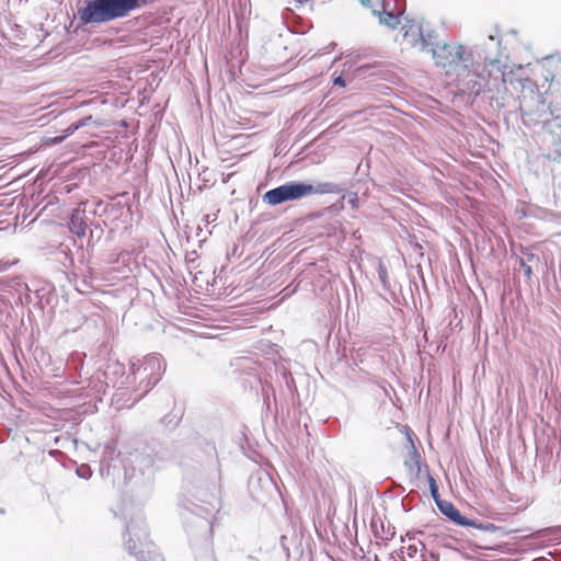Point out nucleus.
Segmentation results:
<instances>
[{"instance_id":"5","label":"nucleus","mask_w":561,"mask_h":561,"mask_svg":"<svg viewBox=\"0 0 561 561\" xmlns=\"http://www.w3.org/2000/svg\"><path fill=\"white\" fill-rule=\"evenodd\" d=\"M401 557L403 561H426L424 543L415 538L403 540Z\"/></svg>"},{"instance_id":"11","label":"nucleus","mask_w":561,"mask_h":561,"mask_svg":"<svg viewBox=\"0 0 561 561\" xmlns=\"http://www.w3.org/2000/svg\"><path fill=\"white\" fill-rule=\"evenodd\" d=\"M419 46H420L421 50H424L428 46L427 41L425 39V37L422 34L420 35Z\"/></svg>"},{"instance_id":"6","label":"nucleus","mask_w":561,"mask_h":561,"mask_svg":"<svg viewBox=\"0 0 561 561\" xmlns=\"http://www.w3.org/2000/svg\"><path fill=\"white\" fill-rule=\"evenodd\" d=\"M438 506H439V510L442 511V513L444 515H446L447 517H449V519L453 520L454 523H456L457 525L478 527L476 522L470 520V519L466 518L465 516H462L460 514L459 510L456 508L451 503L445 502V503L438 504Z\"/></svg>"},{"instance_id":"4","label":"nucleus","mask_w":561,"mask_h":561,"mask_svg":"<svg viewBox=\"0 0 561 561\" xmlns=\"http://www.w3.org/2000/svg\"><path fill=\"white\" fill-rule=\"evenodd\" d=\"M421 456L417 453L413 440L410 435H408L407 439V454L404 455L403 465L405 468V473L409 478L414 479L417 478L421 471Z\"/></svg>"},{"instance_id":"10","label":"nucleus","mask_w":561,"mask_h":561,"mask_svg":"<svg viewBox=\"0 0 561 561\" xmlns=\"http://www.w3.org/2000/svg\"><path fill=\"white\" fill-rule=\"evenodd\" d=\"M91 119V116L83 118L77 123L71 124L65 131L66 136H69L73 134L76 130H78L80 127L85 126L87 122Z\"/></svg>"},{"instance_id":"7","label":"nucleus","mask_w":561,"mask_h":561,"mask_svg":"<svg viewBox=\"0 0 561 561\" xmlns=\"http://www.w3.org/2000/svg\"><path fill=\"white\" fill-rule=\"evenodd\" d=\"M70 230L78 237H83L85 234V225L80 217L79 210H75L71 215Z\"/></svg>"},{"instance_id":"3","label":"nucleus","mask_w":561,"mask_h":561,"mask_svg":"<svg viewBox=\"0 0 561 561\" xmlns=\"http://www.w3.org/2000/svg\"><path fill=\"white\" fill-rule=\"evenodd\" d=\"M435 64L449 73L459 62L463 61L465 50L461 45L444 44L431 49Z\"/></svg>"},{"instance_id":"12","label":"nucleus","mask_w":561,"mask_h":561,"mask_svg":"<svg viewBox=\"0 0 561 561\" xmlns=\"http://www.w3.org/2000/svg\"><path fill=\"white\" fill-rule=\"evenodd\" d=\"M334 84L335 85H341V87H345V81L342 77H336L334 80H333Z\"/></svg>"},{"instance_id":"8","label":"nucleus","mask_w":561,"mask_h":561,"mask_svg":"<svg viewBox=\"0 0 561 561\" xmlns=\"http://www.w3.org/2000/svg\"><path fill=\"white\" fill-rule=\"evenodd\" d=\"M380 21L393 28L400 23V15L392 12H383L380 16Z\"/></svg>"},{"instance_id":"16","label":"nucleus","mask_w":561,"mask_h":561,"mask_svg":"<svg viewBox=\"0 0 561 561\" xmlns=\"http://www.w3.org/2000/svg\"><path fill=\"white\" fill-rule=\"evenodd\" d=\"M359 1H360L363 4H365V3H366V0H359Z\"/></svg>"},{"instance_id":"13","label":"nucleus","mask_w":561,"mask_h":561,"mask_svg":"<svg viewBox=\"0 0 561 561\" xmlns=\"http://www.w3.org/2000/svg\"><path fill=\"white\" fill-rule=\"evenodd\" d=\"M431 489H432V494L434 497H436L437 495V488H436V484H435V481L433 478H431Z\"/></svg>"},{"instance_id":"9","label":"nucleus","mask_w":561,"mask_h":561,"mask_svg":"<svg viewBox=\"0 0 561 561\" xmlns=\"http://www.w3.org/2000/svg\"><path fill=\"white\" fill-rule=\"evenodd\" d=\"M138 560L139 561H162V557L157 552L151 553L150 551H148L147 554H145V552L141 551L138 556Z\"/></svg>"},{"instance_id":"2","label":"nucleus","mask_w":561,"mask_h":561,"mask_svg":"<svg viewBox=\"0 0 561 561\" xmlns=\"http://www.w3.org/2000/svg\"><path fill=\"white\" fill-rule=\"evenodd\" d=\"M340 187L330 182L319 183L316 186L307 183L289 182L264 194V201L270 205H278L287 201L300 199L312 194H336Z\"/></svg>"},{"instance_id":"15","label":"nucleus","mask_w":561,"mask_h":561,"mask_svg":"<svg viewBox=\"0 0 561 561\" xmlns=\"http://www.w3.org/2000/svg\"><path fill=\"white\" fill-rule=\"evenodd\" d=\"M530 272H531L530 266H527V268H526V273H527V274H530Z\"/></svg>"},{"instance_id":"14","label":"nucleus","mask_w":561,"mask_h":561,"mask_svg":"<svg viewBox=\"0 0 561 561\" xmlns=\"http://www.w3.org/2000/svg\"><path fill=\"white\" fill-rule=\"evenodd\" d=\"M65 137H66V136L58 137V138H56V139H55V141H56V142H57V141H61Z\"/></svg>"},{"instance_id":"1","label":"nucleus","mask_w":561,"mask_h":561,"mask_svg":"<svg viewBox=\"0 0 561 561\" xmlns=\"http://www.w3.org/2000/svg\"><path fill=\"white\" fill-rule=\"evenodd\" d=\"M140 7V0H88L78 11L84 24H101L127 16Z\"/></svg>"}]
</instances>
